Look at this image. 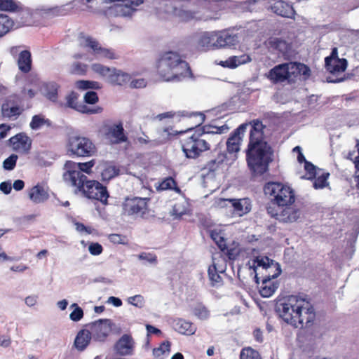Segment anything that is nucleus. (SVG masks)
Segmentation results:
<instances>
[{"label":"nucleus","mask_w":359,"mask_h":359,"mask_svg":"<svg viewBox=\"0 0 359 359\" xmlns=\"http://www.w3.org/2000/svg\"><path fill=\"white\" fill-rule=\"evenodd\" d=\"M129 304L137 308H142L144 306V298L141 294H136L128 298Z\"/></svg>","instance_id":"53"},{"label":"nucleus","mask_w":359,"mask_h":359,"mask_svg":"<svg viewBox=\"0 0 359 359\" xmlns=\"http://www.w3.org/2000/svg\"><path fill=\"white\" fill-rule=\"evenodd\" d=\"M208 274L212 286H219L222 284V278L219 274L215 263L208 267Z\"/></svg>","instance_id":"35"},{"label":"nucleus","mask_w":359,"mask_h":359,"mask_svg":"<svg viewBox=\"0 0 359 359\" xmlns=\"http://www.w3.org/2000/svg\"><path fill=\"white\" fill-rule=\"evenodd\" d=\"M92 70L102 77H106L108 83L112 86H125L131 79L130 75L115 67H108L100 63L91 65Z\"/></svg>","instance_id":"9"},{"label":"nucleus","mask_w":359,"mask_h":359,"mask_svg":"<svg viewBox=\"0 0 359 359\" xmlns=\"http://www.w3.org/2000/svg\"><path fill=\"white\" fill-rule=\"evenodd\" d=\"M118 169L115 166H107L102 172V177L104 180H110L118 175Z\"/></svg>","instance_id":"45"},{"label":"nucleus","mask_w":359,"mask_h":359,"mask_svg":"<svg viewBox=\"0 0 359 359\" xmlns=\"http://www.w3.org/2000/svg\"><path fill=\"white\" fill-rule=\"evenodd\" d=\"M45 13L50 16H63L67 14V11L65 6H55L47 8L45 10Z\"/></svg>","instance_id":"46"},{"label":"nucleus","mask_w":359,"mask_h":359,"mask_svg":"<svg viewBox=\"0 0 359 359\" xmlns=\"http://www.w3.org/2000/svg\"><path fill=\"white\" fill-rule=\"evenodd\" d=\"M46 123V120L41 115H34L30 122L29 126L33 130L41 128Z\"/></svg>","instance_id":"52"},{"label":"nucleus","mask_w":359,"mask_h":359,"mask_svg":"<svg viewBox=\"0 0 359 359\" xmlns=\"http://www.w3.org/2000/svg\"><path fill=\"white\" fill-rule=\"evenodd\" d=\"M140 258L142 259H147L149 262H156L157 261L156 256L152 254L142 253L140 255Z\"/></svg>","instance_id":"61"},{"label":"nucleus","mask_w":359,"mask_h":359,"mask_svg":"<svg viewBox=\"0 0 359 359\" xmlns=\"http://www.w3.org/2000/svg\"><path fill=\"white\" fill-rule=\"evenodd\" d=\"M109 240L114 244H126L128 242L127 237L126 236L111 233L109 236Z\"/></svg>","instance_id":"54"},{"label":"nucleus","mask_w":359,"mask_h":359,"mask_svg":"<svg viewBox=\"0 0 359 359\" xmlns=\"http://www.w3.org/2000/svg\"><path fill=\"white\" fill-rule=\"evenodd\" d=\"M79 39L81 46L90 48L93 50V54L98 57L109 60H114L118 57L114 50L102 47L95 39L90 36L81 34Z\"/></svg>","instance_id":"11"},{"label":"nucleus","mask_w":359,"mask_h":359,"mask_svg":"<svg viewBox=\"0 0 359 359\" xmlns=\"http://www.w3.org/2000/svg\"><path fill=\"white\" fill-rule=\"evenodd\" d=\"M291 66L290 62L283 63L275 66L270 69L267 77L273 83L283 82L291 77Z\"/></svg>","instance_id":"17"},{"label":"nucleus","mask_w":359,"mask_h":359,"mask_svg":"<svg viewBox=\"0 0 359 359\" xmlns=\"http://www.w3.org/2000/svg\"><path fill=\"white\" fill-rule=\"evenodd\" d=\"M134 341L129 334H123L116 342L115 349L121 355H130L133 352Z\"/></svg>","instance_id":"21"},{"label":"nucleus","mask_w":359,"mask_h":359,"mask_svg":"<svg viewBox=\"0 0 359 359\" xmlns=\"http://www.w3.org/2000/svg\"><path fill=\"white\" fill-rule=\"evenodd\" d=\"M249 125L251 128L246 149L247 163L253 172L262 175L267 171L272 161L273 150L265 140L264 130L266 126L260 120L254 119L236 128L227 139L226 150L229 154H237L240 151L243 135Z\"/></svg>","instance_id":"1"},{"label":"nucleus","mask_w":359,"mask_h":359,"mask_svg":"<svg viewBox=\"0 0 359 359\" xmlns=\"http://www.w3.org/2000/svg\"><path fill=\"white\" fill-rule=\"evenodd\" d=\"M240 359H263L257 350L252 347H244L240 353Z\"/></svg>","instance_id":"39"},{"label":"nucleus","mask_w":359,"mask_h":359,"mask_svg":"<svg viewBox=\"0 0 359 359\" xmlns=\"http://www.w3.org/2000/svg\"><path fill=\"white\" fill-rule=\"evenodd\" d=\"M72 306L75 307L74 311L70 313L69 318L72 321H79L83 317V311L76 304H73Z\"/></svg>","instance_id":"51"},{"label":"nucleus","mask_w":359,"mask_h":359,"mask_svg":"<svg viewBox=\"0 0 359 359\" xmlns=\"http://www.w3.org/2000/svg\"><path fill=\"white\" fill-rule=\"evenodd\" d=\"M28 197L34 203H43L50 197L48 187L38 183L28 190Z\"/></svg>","instance_id":"20"},{"label":"nucleus","mask_w":359,"mask_h":359,"mask_svg":"<svg viewBox=\"0 0 359 359\" xmlns=\"http://www.w3.org/2000/svg\"><path fill=\"white\" fill-rule=\"evenodd\" d=\"M251 61L250 55L243 54L240 56H231L225 61H221L219 65L223 67L234 69L241 65L248 63Z\"/></svg>","instance_id":"27"},{"label":"nucleus","mask_w":359,"mask_h":359,"mask_svg":"<svg viewBox=\"0 0 359 359\" xmlns=\"http://www.w3.org/2000/svg\"><path fill=\"white\" fill-rule=\"evenodd\" d=\"M9 142L14 151L27 154L32 148V141L26 133H20L11 137Z\"/></svg>","instance_id":"15"},{"label":"nucleus","mask_w":359,"mask_h":359,"mask_svg":"<svg viewBox=\"0 0 359 359\" xmlns=\"http://www.w3.org/2000/svg\"><path fill=\"white\" fill-rule=\"evenodd\" d=\"M269 50L278 57L288 59L292 53V44L278 37H270L265 43Z\"/></svg>","instance_id":"14"},{"label":"nucleus","mask_w":359,"mask_h":359,"mask_svg":"<svg viewBox=\"0 0 359 359\" xmlns=\"http://www.w3.org/2000/svg\"><path fill=\"white\" fill-rule=\"evenodd\" d=\"M13 21L6 15H0V37L8 33L13 27Z\"/></svg>","instance_id":"37"},{"label":"nucleus","mask_w":359,"mask_h":359,"mask_svg":"<svg viewBox=\"0 0 359 359\" xmlns=\"http://www.w3.org/2000/svg\"><path fill=\"white\" fill-rule=\"evenodd\" d=\"M104 130L105 138L108 140L111 144H118L126 142L128 140L121 121L111 125H106L104 126Z\"/></svg>","instance_id":"13"},{"label":"nucleus","mask_w":359,"mask_h":359,"mask_svg":"<svg viewBox=\"0 0 359 359\" xmlns=\"http://www.w3.org/2000/svg\"><path fill=\"white\" fill-rule=\"evenodd\" d=\"M228 258L229 260L234 261L236 259L237 257L239 255V252L237 249L231 248H229L226 246L224 252H222Z\"/></svg>","instance_id":"59"},{"label":"nucleus","mask_w":359,"mask_h":359,"mask_svg":"<svg viewBox=\"0 0 359 359\" xmlns=\"http://www.w3.org/2000/svg\"><path fill=\"white\" fill-rule=\"evenodd\" d=\"M325 66L327 72L332 74L344 72L347 67V60L344 58L333 59L325 57Z\"/></svg>","instance_id":"22"},{"label":"nucleus","mask_w":359,"mask_h":359,"mask_svg":"<svg viewBox=\"0 0 359 359\" xmlns=\"http://www.w3.org/2000/svg\"><path fill=\"white\" fill-rule=\"evenodd\" d=\"M75 86L79 90H87V89H100V83L97 81H88V80H79L75 83Z\"/></svg>","instance_id":"40"},{"label":"nucleus","mask_w":359,"mask_h":359,"mask_svg":"<svg viewBox=\"0 0 359 359\" xmlns=\"http://www.w3.org/2000/svg\"><path fill=\"white\" fill-rule=\"evenodd\" d=\"M276 278H272L269 275H263L262 276V283L260 287V294L264 297H271L278 288L277 282L272 281L273 279Z\"/></svg>","instance_id":"23"},{"label":"nucleus","mask_w":359,"mask_h":359,"mask_svg":"<svg viewBox=\"0 0 359 359\" xmlns=\"http://www.w3.org/2000/svg\"><path fill=\"white\" fill-rule=\"evenodd\" d=\"M170 348V343L167 341H163L159 347L154 348L153 354L156 358H160L163 356L165 353H168Z\"/></svg>","instance_id":"47"},{"label":"nucleus","mask_w":359,"mask_h":359,"mask_svg":"<svg viewBox=\"0 0 359 359\" xmlns=\"http://www.w3.org/2000/svg\"><path fill=\"white\" fill-rule=\"evenodd\" d=\"M67 151L71 155L79 157H89L96 152V147L89 138L74 136L69 140Z\"/></svg>","instance_id":"10"},{"label":"nucleus","mask_w":359,"mask_h":359,"mask_svg":"<svg viewBox=\"0 0 359 359\" xmlns=\"http://www.w3.org/2000/svg\"><path fill=\"white\" fill-rule=\"evenodd\" d=\"M292 74H297L307 79L311 75L310 68L305 64L300 62H290Z\"/></svg>","instance_id":"33"},{"label":"nucleus","mask_w":359,"mask_h":359,"mask_svg":"<svg viewBox=\"0 0 359 359\" xmlns=\"http://www.w3.org/2000/svg\"><path fill=\"white\" fill-rule=\"evenodd\" d=\"M75 225L76 229L79 232L86 231L88 233H91V231L88 229L89 228L86 226L83 223L76 222Z\"/></svg>","instance_id":"62"},{"label":"nucleus","mask_w":359,"mask_h":359,"mask_svg":"<svg viewBox=\"0 0 359 359\" xmlns=\"http://www.w3.org/2000/svg\"><path fill=\"white\" fill-rule=\"evenodd\" d=\"M20 71L22 73H29L32 67V55L29 50H25L20 53L17 60Z\"/></svg>","instance_id":"25"},{"label":"nucleus","mask_w":359,"mask_h":359,"mask_svg":"<svg viewBox=\"0 0 359 359\" xmlns=\"http://www.w3.org/2000/svg\"><path fill=\"white\" fill-rule=\"evenodd\" d=\"M156 68L158 74L166 81H181L193 77L189 64L176 51H165L159 55Z\"/></svg>","instance_id":"4"},{"label":"nucleus","mask_w":359,"mask_h":359,"mask_svg":"<svg viewBox=\"0 0 359 359\" xmlns=\"http://www.w3.org/2000/svg\"><path fill=\"white\" fill-rule=\"evenodd\" d=\"M173 327L179 333L187 335L193 334L196 330L191 322L181 318L174 320Z\"/></svg>","instance_id":"28"},{"label":"nucleus","mask_w":359,"mask_h":359,"mask_svg":"<svg viewBox=\"0 0 359 359\" xmlns=\"http://www.w3.org/2000/svg\"><path fill=\"white\" fill-rule=\"evenodd\" d=\"M236 36L228 32H205L198 39V47L202 50H216L234 46Z\"/></svg>","instance_id":"7"},{"label":"nucleus","mask_w":359,"mask_h":359,"mask_svg":"<svg viewBox=\"0 0 359 359\" xmlns=\"http://www.w3.org/2000/svg\"><path fill=\"white\" fill-rule=\"evenodd\" d=\"M99 100L97 93L95 91H88L84 95V102L87 104H94Z\"/></svg>","instance_id":"56"},{"label":"nucleus","mask_w":359,"mask_h":359,"mask_svg":"<svg viewBox=\"0 0 359 359\" xmlns=\"http://www.w3.org/2000/svg\"><path fill=\"white\" fill-rule=\"evenodd\" d=\"M94 340L104 341L111 331V322L109 319H100L86 325Z\"/></svg>","instance_id":"12"},{"label":"nucleus","mask_w":359,"mask_h":359,"mask_svg":"<svg viewBox=\"0 0 359 359\" xmlns=\"http://www.w3.org/2000/svg\"><path fill=\"white\" fill-rule=\"evenodd\" d=\"M200 132H203V136L208 137L210 134H222L226 133L229 128L224 124L221 126H215L212 125H205L202 128H197Z\"/></svg>","instance_id":"32"},{"label":"nucleus","mask_w":359,"mask_h":359,"mask_svg":"<svg viewBox=\"0 0 359 359\" xmlns=\"http://www.w3.org/2000/svg\"><path fill=\"white\" fill-rule=\"evenodd\" d=\"M233 213L243 216L248 213L251 210V203L248 198L231 199Z\"/></svg>","instance_id":"24"},{"label":"nucleus","mask_w":359,"mask_h":359,"mask_svg":"<svg viewBox=\"0 0 359 359\" xmlns=\"http://www.w3.org/2000/svg\"><path fill=\"white\" fill-rule=\"evenodd\" d=\"M280 317L295 328L309 327L316 320V312L311 303L301 297L291 295L277 304Z\"/></svg>","instance_id":"3"},{"label":"nucleus","mask_w":359,"mask_h":359,"mask_svg":"<svg viewBox=\"0 0 359 359\" xmlns=\"http://www.w3.org/2000/svg\"><path fill=\"white\" fill-rule=\"evenodd\" d=\"M23 109L18 106H10L8 103L2 105V114L4 116L11 118L18 116L22 112Z\"/></svg>","instance_id":"36"},{"label":"nucleus","mask_w":359,"mask_h":359,"mask_svg":"<svg viewBox=\"0 0 359 359\" xmlns=\"http://www.w3.org/2000/svg\"><path fill=\"white\" fill-rule=\"evenodd\" d=\"M151 199L133 195L124 198L122 203V214L133 219H147L151 215Z\"/></svg>","instance_id":"8"},{"label":"nucleus","mask_w":359,"mask_h":359,"mask_svg":"<svg viewBox=\"0 0 359 359\" xmlns=\"http://www.w3.org/2000/svg\"><path fill=\"white\" fill-rule=\"evenodd\" d=\"M111 11L117 17H130L136 9L126 2H123L115 4L111 8Z\"/></svg>","instance_id":"31"},{"label":"nucleus","mask_w":359,"mask_h":359,"mask_svg":"<svg viewBox=\"0 0 359 359\" xmlns=\"http://www.w3.org/2000/svg\"><path fill=\"white\" fill-rule=\"evenodd\" d=\"M214 206L216 208H225L231 207V198H219L215 201Z\"/></svg>","instance_id":"57"},{"label":"nucleus","mask_w":359,"mask_h":359,"mask_svg":"<svg viewBox=\"0 0 359 359\" xmlns=\"http://www.w3.org/2000/svg\"><path fill=\"white\" fill-rule=\"evenodd\" d=\"M226 160V152L219 151L215 158L206 163L204 169L208 170L209 172H215L218 170Z\"/></svg>","instance_id":"29"},{"label":"nucleus","mask_w":359,"mask_h":359,"mask_svg":"<svg viewBox=\"0 0 359 359\" xmlns=\"http://www.w3.org/2000/svg\"><path fill=\"white\" fill-rule=\"evenodd\" d=\"M304 169L306 172L307 177L305 179L313 180L316 177V167L311 162L306 161L304 165Z\"/></svg>","instance_id":"49"},{"label":"nucleus","mask_w":359,"mask_h":359,"mask_svg":"<svg viewBox=\"0 0 359 359\" xmlns=\"http://www.w3.org/2000/svg\"><path fill=\"white\" fill-rule=\"evenodd\" d=\"M0 190L5 194H9L12 190V185L11 182H2L0 184Z\"/></svg>","instance_id":"60"},{"label":"nucleus","mask_w":359,"mask_h":359,"mask_svg":"<svg viewBox=\"0 0 359 359\" xmlns=\"http://www.w3.org/2000/svg\"><path fill=\"white\" fill-rule=\"evenodd\" d=\"M157 189L163 191L171 189L174 190L176 193L181 192L180 188L177 186L176 181L172 177H168L163 180Z\"/></svg>","instance_id":"34"},{"label":"nucleus","mask_w":359,"mask_h":359,"mask_svg":"<svg viewBox=\"0 0 359 359\" xmlns=\"http://www.w3.org/2000/svg\"><path fill=\"white\" fill-rule=\"evenodd\" d=\"M60 86L54 82H47L43 85V95L51 102H56L58 98V90Z\"/></svg>","instance_id":"30"},{"label":"nucleus","mask_w":359,"mask_h":359,"mask_svg":"<svg viewBox=\"0 0 359 359\" xmlns=\"http://www.w3.org/2000/svg\"><path fill=\"white\" fill-rule=\"evenodd\" d=\"M88 250L93 255H99L102 252L103 248L98 243H92L89 245Z\"/></svg>","instance_id":"58"},{"label":"nucleus","mask_w":359,"mask_h":359,"mask_svg":"<svg viewBox=\"0 0 359 359\" xmlns=\"http://www.w3.org/2000/svg\"><path fill=\"white\" fill-rule=\"evenodd\" d=\"M18 156L16 154H11L8 158H6L3 162V167L5 170H12L16 165L18 160Z\"/></svg>","instance_id":"50"},{"label":"nucleus","mask_w":359,"mask_h":359,"mask_svg":"<svg viewBox=\"0 0 359 359\" xmlns=\"http://www.w3.org/2000/svg\"><path fill=\"white\" fill-rule=\"evenodd\" d=\"M264 193L269 199L266 207L268 214L283 223L296 222L299 210L292 208L295 202L294 191L281 182H269L264 187Z\"/></svg>","instance_id":"2"},{"label":"nucleus","mask_w":359,"mask_h":359,"mask_svg":"<svg viewBox=\"0 0 359 359\" xmlns=\"http://www.w3.org/2000/svg\"><path fill=\"white\" fill-rule=\"evenodd\" d=\"M257 266H262L264 272L263 275H269L272 278H277L281 273V269L278 263L273 262V260L268 257H257L254 259V264Z\"/></svg>","instance_id":"18"},{"label":"nucleus","mask_w":359,"mask_h":359,"mask_svg":"<svg viewBox=\"0 0 359 359\" xmlns=\"http://www.w3.org/2000/svg\"><path fill=\"white\" fill-rule=\"evenodd\" d=\"M194 116H198L199 120L195 126L188 128L185 131L179 132L181 135L180 142L182 151L188 158H197L204 151L210 149V140L208 137L203 136V132H200L197 128L205 119L204 114L196 113Z\"/></svg>","instance_id":"5"},{"label":"nucleus","mask_w":359,"mask_h":359,"mask_svg":"<svg viewBox=\"0 0 359 359\" xmlns=\"http://www.w3.org/2000/svg\"><path fill=\"white\" fill-rule=\"evenodd\" d=\"M78 93L74 91H72L66 97L67 106L78 111V109H80V106H81V104H78Z\"/></svg>","instance_id":"42"},{"label":"nucleus","mask_w":359,"mask_h":359,"mask_svg":"<svg viewBox=\"0 0 359 359\" xmlns=\"http://www.w3.org/2000/svg\"><path fill=\"white\" fill-rule=\"evenodd\" d=\"M72 175V186L76 188V193L81 192L88 199L100 201L102 205L108 204L109 194L105 186L97 180H88L80 171Z\"/></svg>","instance_id":"6"},{"label":"nucleus","mask_w":359,"mask_h":359,"mask_svg":"<svg viewBox=\"0 0 359 359\" xmlns=\"http://www.w3.org/2000/svg\"><path fill=\"white\" fill-rule=\"evenodd\" d=\"M94 160L79 163H75L71 161H67L65 163V168L67 169V171L65 173L64 177L65 180L69 181L72 185V173L80 171L81 174H83V172L89 174L91 172L92 168L94 166Z\"/></svg>","instance_id":"16"},{"label":"nucleus","mask_w":359,"mask_h":359,"mask_svg":"<svg viewBox=\"0 0 359 359\" xmlns=\"http://www.w3.org/2000/svg\"><path fill=\"white\" fill-rule=\"evenodd\" d=\"M92 338L93 336L88 329L80 330L76 336L74 343L76 348L80 351H83L90 344Z\"/></svg>","instance_id":"26"},{"label":"nucleus","mask_w":359,"mask_h":359,"mask_svg":"<svg viewBox=\"0 0 359 359\" xmlns=\"http://www.w3.org/2000/svg\"><path fill=\"white\" fill-rule=\"evenodd\" d=\"M88 66L81 62H73L69 69L70 74L83 76L86 75L88 72Z\"/></svg>","instance_id":"38"},{"label":"nucleus","mask_w":359,"mask_h":359,"mask_svg":"<svg viewBox=\"0 0 359 359\" xmlns=\"http://www.w3.org/2000/svg\"><path fill=\"white\" fill-rule=\"evenodd\" d=\"M13 189L16 191H20L23 189L25 187V182L22 180H17L13 183Z\"/></svg>","instance_id":"63"},{"label":"nucleus","mask_w":359,"mask_h":359,"mask_svg":"<svg viewBox=\"0 0 359 359\" xmlns=\"http://www.w3.org/2000/svg\"><path fill=\"white\" fill-rule=\"evenodd\" d=\"M108 302L111 303L114 306L119 307L122 305V301L121 299L115 297H110L108 299Z\"/></svg>","instance_id":"64"},{"label":"nucleus","mask_w":359,"mask_h":359,"mask_svg":"<svg viewBox=\"0 0 359 359\" xmlns=\"http://www.w3.org/2000/svg\"><path fill=\"white\" fill-rule=\"evenodd\" d=\"M194 314L200 319H207L210 313L208 309L202 304H198L193 309Z\"/></svg>","instance_id":"44"},{"label":"nucleus","mask_w":359,"mask_h":359,"mask_svg":"<svg viewBox=\"0 0 359 359\" xmlns=\"http://www.w3.org/2000/svg\"><path fill=\"white\" fill-rule=\"evenodd\" d=\"M330 176L329 172H324L318 177H316L313 182V187L316 189H323L328 185L327 179Z\"/></svg>","instance_id":"43"},{"label":"nucleus","mask_w":359,"mask_h":359,"mask_svg":"<svg viewBox=\"0 0 359 359\" xmlns=\"http://www.w3.org/2000/svg\"><path fill=\"white\" fill-rule=\"evenodd\" d=\"M210 238L215 242L217 247L220 249L222 252L225 251V249L226 248V240L222 236L220 232L216 230L211 231Z\"/></svg>","instance_id":"41"},{"label":"nucleus","mask_w":359,"mask_h":359,"mask_svg":"<svg viewBox=\"0 0 359 359\" xmlns=\"http://www.w3.org/2000/svg\"><path fill=\"white\" fill-rule=\"evenodd\" d=\"M78 111L87 114H95L102 112L103 109L99 106L90 108L86 105H81L80 106V109H78Z\"/></svg>","instance_id":"55"},{"label":"nucleus","mask_w":359,"mask_h":359,"mask_svg":"<svg viewBox=\"0 0 359 359\" xmlns=\"http://www.w3.org/2000/svg\"><path fill=\"white\" fill-rule=\"evenodd\" d=\"M359 7V0H342L341 9L349 12Z\"/></svg>","instance_id":"48"},{"label":"nucleus","mask_w":359,"mask_h":359,"mask_svg":"<svg viewBox=\"0 0 359 359\" xmlns=\"http://www.w3.org/2000/svg\"><path fill=\"white\" fill-rule=\"evenodd\" d=\"M271 9L276 15L287 18L294 19L296 14L292 5L283 0H274Z\"/></svg>","instance_id":"19"}]
</instances>
